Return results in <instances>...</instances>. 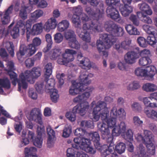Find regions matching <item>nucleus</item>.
Here are the masks:
<instances>
[{"instance_id":"nucleus-1","label":"nucleus","mask_w":157,"mask_h":157,"mask_svg":"<svg viewBox=\"0 0 157 157\" xmlns=\"http://www.w3.org/2000/svg\"><path fill=\"white\" fill-rule=\"evenodd\" d=\"M92 108L93 120L98 121L101 117L103 122L98 123V130L101 134L102 137L105 139L106 137L111 136L109 128H114L115 127L117 119L115 118H109V111L106 107V103L103 101H100L96 103L93 101L90 104Z\"/></svg>"},{"instance_id":"nucleus-2","label":"nucleus","mask_w":157,"mask_h":157,"mask_svg":"<svg viewBox=\"0 0 157 157\" xmlns=\"http://www.w3.org/2000/svg\"><path fill=\"white\" fill-rule=\"evenodd\" d=\"M106 30L111 34H101L97 42V48L99 53L102 55L103 59H107L108 56V49L110 48L115 39L113 36H122L124 33L123 27L113 23L111 21L106 22L104 25Z\"/></svg>"},{"instance_id":"nucleus-3","label":"nucleus","mask_w":157,"mask_h":157,"mask_svg":"<svg viewBox=\"0 0 157 157\" xmlns=\"http://www.w3.org/2000/svg\"><path fill=\"white\" fill-rule=\"evenodd\" d=\"M7 68L6 70L10 76L13 84L16 85L17 82H18V90L21 91L22 90H25L28 87L27 81L31 83H33L36 78H37L41 75V69L39 67H35L31 71L27 70L24 73H21L19 75L18 80L17 79V75L14 73V65L13 62L9 61L7 63Z\"/></svg>"},{"instance_id":"nucleus-4","label":"nucleus","mask_w":157,"mask_h":157,"mask_svg":"<svg viewBox=\"0 0 157 157\" xmlns=\"http://www.w3.org/2000/svg\"><path fill=\"white\" fill-rule=\"evenodd\" d=\"M76 52L73 50L69 49H66L65 53L62 55L63 59L59 58L61 54V50L58 48L54 49L52 50V54L51 56V58L52 59H58V63L60 64L67 65V64L74 59L73 55L76 54Z\"/></svg>"},{"instance_id":"nucleus-5","label":"nucleus","mask_w":157,"mask_h":157,"mask_svg":"<svg viewBox=\"0 0 157 157\" xmlns=\"http://www.w3.org/2000/svg\"><path fill=\"white\" fill-rule=\"evenodd\" d=\"M120 1V0H106V3L109 6L106 12L108 17L119 23H122L124 22L123 20L121 17L118 11L113 6L119 5Z\"/></svg>"},{"instance_id":"nucleus-6","label":"nucleus","mask_w":157,"mask_h":157,"mask_svg":"<svg viewBox=\"0 0 157 157\" xmlns=\"http://www.w3.org/2000/svg\"><path fill=\"white\" fill-rule=\"evenodd\" d=\"M73 141L75 144H72V148L78 149L81 148L86 152L91 154H94L96 152L95 150L90 145V141L89 139L81 137L74 138Z\"/></svg>"},{"instance_id":"nucleus-7","label":"nucleus","mask_w":157,"mask_h":157,"mask_svg":"<svg viewBox=\"0 0 157 157\" xmlns=\"http://www.w3.org/2000/svg\"><path fill=\"white\" fill-rule=\"evenodd\" d=\"M89 107V104L88 102H85L80 105H77L74 107L72 111L66 112V117L70 121H74L76 119L75 113H78L81 116H83L86 114Z\"/></svg>"},{"instance_id":"nucleus-8","label":"nucleus","mask_w":157,"mask_h":157,"mask_svg":"<svg viewBox=\"0 0 157 157\" xmlns=\"http://www.w3.org/2000/svg\"><path fill=\"white\" fill-rule=\"evenodd\" d=\"M135 75L138 77H144L146 79L152 81L156 73L157 75V69L154 66L150 65L146 68L138 67L135 71Z\"/></svg>"},{"instance_id":"nucleus-9","label":"nucleus","mask_w":157,"mask_h":157,"mask_svg":"<svg viewBox=\"0 0 157 157\" xmlns=\"http://www.w3.org/2000/svg\"><path fill=\"white\" fill-rule=\"evenodd\" d=\"M42 113L40 109L34 108L32 110L30 113L27 115V118L30 121H34L38 122L40 126H38L37 129V132L39 135H41L44 131V127L42 125Z\"/></svg>"},{"instance_id":"nucleus-10","label":"nucleus","mask_w":157,"mask_h":157,"mask_svg":"<svg viewBox=\"0 0 157 157\" xmlns=\"http://www.w3.org/2000/svg\"><path fill=\"white\" fill-rule=\"evenodd\" d=\"M81 17L83 24L82 31L88 32L89 30H92L95 32L101 31V25L99 23L94 24V22L86 14L82 13Z\"/></svg>"},{"instance_id":"nucleus-11","label":"nucleus","mask_w":157,"mask_h":157,"mask_svg":"<svg viewBox=\"0 0 157 157\" xmlns=\"http://www.w3.org/2000/svg\"><path fill=\"white\" fill-rule=\"evenodd\" d=\"M25 24L28 39L29 38L31 35H38L40 34L42 31L43 24L41 22L34 25L32 29H31L32 23L31 21L28 20L25 23Z\"/></svg>"},{"instance_id":"nucleus-12","label":"nucleus","mask_w":157,"mask_h":157,"mask_svg":"<svg viewBox=\"0 0 157 157\" xmlns=\"http://www.w3.org/2000/svg\"><path fill=\"white\" fill-rule=\"evenodd\" d=\"M36 50V47L32 44H29L27 48L24 44H21L20 46L19 52L17 54V57L19 60L22 62L25 56H26V55H25L26 52L28 53L27 56H30L34 54Z\"/></svg>"},{"instance_id":"nucleus-13","label":"nucleus","mask_w":157,"mask_h":157,"mask_svg":"<svg viewBox=\"0 0 157 157\" xmlns=\"http://www.w3.org/2000/svg\"><path fill=\"white\" fill-rule=\"evenodd\" d=\"M85 11L92 18L96 21H98L102 17L104 11L103 5L102 3H100L94 11L89 6L86 7Z\"/></svg>"},{"instance_id":"nucleus-14","label":"nucleus","mask_w":157,"mask_h":157,"mask_svg":"<svg viewBox=\"0 0 157 157\" xmlns=\"http://www.w3.org/2000/svg\"><path fill=\"white\" fill-rule=\"evenodd\" d=\"M86 87L82 82H80L79 79L72 82V85L70 87L69 94L75 96L79 94L81 92L86 90Z\"/></svg>"},{"instance_id":"nucleus-15","label":"nucleus","mask_w":157,"mask_h":157,"mask_svg":"<svg viewBox=\"0 0 157 157\" xmlns=\"http://www.w3.org/2000/svg\"><path fill=\"white\" fill-rule=\"evenodd\" d=\"M144 137L141 134L137 133L135 135V139L138 142L142 141L144 143L153 141L154 136L152 132L147 130H144Z\"/></svg>"},{"instance_id":"nucleus-16","label":"nucleus","mask_w":157,"mask_h":157,"mask_svg":"<svg viewBox=\"0 0 157 157\" xmlns=\"http://www.w3.org/2000/svg\"><path fill=\"white\" fill-rule=\"evenodd\" d=\"M25 23L23 21H20L17 25L14 27L10 32V34L14 39L17 38L19 36V31L21 30L22 35L24 34L25 31Z\"/></svg>"},{"instance_id":"nucleus-17","label":"nucleus","mask_w":157,"mask_h":157,"mask_svg":"<svg viewBox=\"0 0 157 157\" xmlns=\"http://www.w3.org/2000/svg\"><path fill=\"white\" fill-rule=\"evenodd\" d=\"M94 88L93 87H89L86 88L85 92L81 95L77 96L73 99V101L75 103H80L83 102L81 103L79 105L83 103L90 97V94L94 90Z\"/></svg>"},{"instance_id":"nucleus-18","label":"nucleus","mask_w":157,"mask_h":157,"mask_svg":"<svg viewBox=\"0 0 157 157\" xmlns=\"http://www.w3.org/2000/svg\"><path fill=\"white\" fill-rule=\"evenodd\" d=\"M13 5H12L4 12H0L1 21L3 24H7L10 22L13 13Z\"/></svg>"},{"instance_id":"nucleus-19","label":"nucleus","mask_w":157,"mask_h":157,"mask_svg":"<svg viewBox=\"0 0 157 157\" xmlns=\"http://www.w3.org/2000/svg\"><path fill=\"white\" fill-rule=\"evenodd\" d=\"M57 25V20L53 17L48 19L43 26L44 30L47 32H49L51 30L55 29Z\"/></svg>"},{"instance_id":"nucleus-20","label":"nucleus","mask_w":157,"mask_h":157,"mask_svg":"<svg viewBox=\"0 0 157 157\" xmlns=\"http://www.w3.org/2000/svg\"><path fill=\"white\" fill-rule=\"evenodd\" d=\"M126 123L122 121L117 126H116L112 130L113 136H118L121 133H124L126 128Z\"/></svg>"},{"instance_id":"nucleus-21","label":"nucleus","mask_w":157,"mask_h":157,"mask_svg":"<svg viewBox=\"0 0 157 157\" xmlns=\"http://www.w3.org/2000/svg\"><path fill=\"white\" fill-rule=\"evenodd\" d=\"M94 76V75L91 73H90L89 74L86 71L82 72L81 71V74L78 78L80 82H82V84H84L86 86L90 84L91 81L89 80L88 78H92Z\"/></svg>"},{"instance_id":"nucleus-22","label":"nucleus","mask_w":157,"mask_h":157,"mask_svg":"<svg viewBox=\"0 0 157 157\" xmlns=\"http://www.w3.org/2000/svg\"><path fill=\"white\" fill-rule=\"evenodd\" d=\"M132 157H150L146 154L145 147L141 144H140L137 146L135 151V154H133Z\"/></svg>"},{"instance_id":"nucleus-23","label":"nucleus","mask_w":157,"mask_h":157,"mask_svg":"<svg viewBox=\"0 0 157 157\" xmlns=\"http://www.w3.org/2000/svg\"><path fill=\"white\" fill-rule=\"evenodd\" d=\"M139 55L137 53L132 51L128 52L124 56V60L127 63L132 64L134 63L136 59L139 57Z\"/></svg>"},{"instance_id":"nucleus-24","label":"nucleus","mask_w":157,"mask_h":157,"mask_svg":"<svg viewBox=\"0 0 157 157\" xmlns=\"http://www.w3.org/2000/svg\"><path fill=\"white\" fill-rule=\"evenodd\" d=\"M138 99L140 101H142L144 104L147 107H149L150 104L151 103L150 100L151 101L157 100V92L151 94L148 97H144L143 98L139 97Z\"/></svg>"},{"instance_id":"nucleus-25","label":"nucleus","mask_w":157,"mask_h":157,"mask_svg":"<svg viewBox=\"0 0 157 157\" xmlns=\"http://www.w3.org/2000/svg\"><path fill=\"white\" fill-rule=\"evenodd\" d=\"M124 6L120 5L119 9L122 15L124 17L128 16L133 11L132 7L130 4H124Z\"/></svg>"},{"instance_id":"nucleus-26","label":"nucleus","mask_w":157,"mask_h":157,"mask_svg":"<svg viewBox=\"0 0 157 157\" xmlns=\"http://www.w3.org/2000/svg\"><path fill=\"white\" fill-rule=\"evenodd\" d=\"M77 31L78 36L82 40L86 42H90L91 38L88 32L82 31L81 29H77Z\"/></svg>"},{"instance_id":"nucleus-27","label":"nucleus","mask_w":157,"mask_h":157,"mask_svg":"<svg viewBox=\"0 0 157 157\" xmlns=\"http://www.w3.org/2000/svg\"><path fill=\"white\" fill-rule=\"evenodd\" d=\"M89 136L92 138L95 148L97 149H100L101 144L99 142L100 137L99 134L97 132H94L90 133Z\"/></svg>"},{"instance_id":"nucleus-28","label":"nucleus","mask_w":157,"mask_h":157,"mask_svg":"<svg viewBox=\"0 0 157 157\" xmlns=\"http://www.w3.org/2000/svg\"><path fill=\"white\" fill-rule=\"evenodd\" d=\"M143 90L147 92H153L157 90V86L152 83H146L143 84Z\"/></svg>"},{"instance_id":"nucleus-29","label":"nucleus","mask_w":157,"mask_h":157,"mask_svg":"<svg viewBox=\"0 0 157 157\" xmlns=\"http://www.w3.org/2000/svg\"><path fill=\"white\" fill-rule=\"evenodd\" d=\"M138 7L142 12H144L148 15H151L152 14L151 8L148 4L145 2L139 4Z\"/></svg>"},{"instance_id":"nucleus-30","label":"nucleus","mask_w":157,"mask_h":157,"mask_svg":"<svg viewBox=\"0 0 157 157\" xmlns=\"http://www.w3.org/2000/svg\"><path fill=\"white\" fill-rule=\"evenodd\" d=\"M70 23L67 20H63L57 24V29L59 32H63L67 30L69 27Z\"/></svg>"},{"instance_id":"nucleus-31","label":"nucleus","mask_w":157,"mask_h":157,"mask_svg":"<svg viewBox=\"0 0 157 157\" xmlns=\"http://www.w3.org/2000/svg\"><path fill=\"white\" fill-rule=\"evenodd\" d=\"M82 152L77 149L69 148L67 149L66 155L67 157H80Z\"/></svg>"},{"instance_id":"nucleus-32","label":"nucleus","mask_w":157,"mask_h":157,"mask_svg":"<svg viewBox=\"0 0 157 157\" xmlns=\"http://www.w3.org/2000/svg\"><path fill=\"white\" fill-rule=\"evenodd\" d=\"M146 145L147 150L145 149L146 154L150 157L154 155L155 152V146L153 143V141L144 143Z\"/></svg>"},{"instance_id":"nucleus-33","label":"nucleus","mask_w":157,"mask_h":157,"mask_svg":"<svg viewBox=\"0 0 157 157\" xmlns=\"http://www.w3.org/2000/svg\"><path fill=\"white\" fill-rule=\"evenodd\" d=\"M32 9L31 6H22L20 10L19 16L23 19H25L27 18V13L31 11Z\"/></svg>"},{"instance_id":"nucleus-34","label":"nucleus","mask_w":157,"mask_h":157,"mask_svg":"<svg viewBox=\"0 0 157 157\" xmlns=\"http://www.w3.org/2000/svg\"><path fill=\"white\" fill-rule=\"evenodd\" d=\"M125 29L127 32L130 35H139L140 34V32L137 29L132 25H126Z\"/></svg>"},{"instance_id":"nucleus-35","label":"nucleus","mask_w":157,"mask_h":157,"mask_svg":"<svg viewBox=\"0 0 157 157\" xmlns=\"http://www.w3.org/2000/svg\"><path fill=\"white\" fill-rule=\"evenodd\" d=\"M138 17L141 19V20L143 22L148 24H151L152 21L150 17L145 14L143 12H138L137 13Z\"/></svg>"},{"instance_id":"nucleus-36","label":"nucleus","mask_w":157,"mask_h":157,"mask_svg":"<svg viewBox=\"0 0 157 157\" xmlns=\"http://www.w3.org/2000/svg\"><path fill=\"white\" fill-rule=\"evenodd\" d=\"M79 64L82 68L86 70L90 69L91 67L90 60L87 58H83L80 60Z\"/></svg>"},{"instance_id":"nucleus-37","label":"nucleus","mask_w":157,"mask_h":157,"mask_svg":"<svg viewBox=\"0 0 157 157\" xmlns=\"http://www.w3.org/2000/svg\"><path fill=\"white\" fill-rule=\"evenodd\" d=\"M45 78V81L44 83L45 84V88L48 90L54 89V86L55 84V81L53 78L47 79L49 78Z\"/></svg>"},{"instance_id":"nucleus-38","label":"nucleus","mask_w":157,"mask_h":157,"mask_svg":"<svg viewBox=\"0 0 157 157\" xmlns=\"http://www.w3.org/2000/svg\"><path fill=\"white\" fill-rule=\"evenodd\" d=\"M3 46L5 47L11 56L13 57L14 56V46L12 42L7 41L3 44Z\"/></svg>"},{"instance_id":"nucleus-39","label":"nucleus","mask_w":157,"mask_h":157,"mask_svg":"<svg viewBox=\"0 0 157 157\" xmlns=\"http://www.w3.org/2000/svg\"><path fill=\"white\" fill-rule=\"evenodd\" d=\"M144 112L148 117L157 118V111L154 109L150 110L147 107H146L144 109Z\"/></svg>"},{"instance_id":"nucleus-40","label":"nucleus","mask_w":157,"mask_h":157,"mask_svg":"<svg viewBox=\"0 0 157 157\" xmlns=\"http://www.w3.org/2000/svg\"><path fill=\"white\" fill-rule=\"evenodd\" d=\"M140 85L139 82L136 81L128 83L127 86V89L128 90H134L139 88Z\"/></svg>"},{"instance_id":"nucleus-41","label":"nucleus","mask_w":157,"mask_h":157,"mask_svg":"<svg viewBox=\"0 0 157 157\" xmlns=\"http://www.w3.org/2000/svg\"><path fill=\"white\" fill-rule=\"evenodd\" d=\"M49 90L50 91V96L51 100L54 103L57 102L59 98L58 91L55 89Z\"/></svg>"},{"instance_id":"nucleus-42","label":"nucleus","mask_w":157,"mask_h":157,"mask_svg":"<svg viewBox=\"0 0 157 157\" xmlns=\"http://www.w3.org/2000/svg\"><path fill=\"white\" fill-rule=\"evenodd\" d=\"M143 29L148 34L152 35H157V31L154 27L150 26L147 25H144L143 26Z\"/></svg>"},{"instance_id":"nucleus-43","label":"nucleus","mask_w":157,"mask_h":157,"mask_svg":"<svg viewBox=\"0 0 157 157\" xmlns=\"http://www.w3.org/2000/svg\"><path fill=\"white\" fill-rule=\"evenodd\" d=\"M125 144L122 142L117 143L115 146V151L119 154L124 153L125 150Z\"/></svg>"},{"instance_id":"nucleus-44","label":"nucleus","mask_w":157,"mask_h":157,"mask_svg":"<svg viewBox=\"0 0 157 157\" xmlns=\"http://www.w3.org/2000/svg\"><path fill=\"white\" fill-rule=\"evenodd\" d=\"M45 73L44 76L47 78H49L52 72V67L51 63H48L44 66Z\"/></svg>"},{"instance_id":"nucleus-45","label":"nucleus","mask_w":157,"mask_h":157,"mask_svg":"<svg viewBox=\"0 0 157 157\" xmlns=\"http://www.w3.org/2000/svg\"><path fill=\"white\" fill-rule=\"evenodd\" d=\"M72 22L74 25L78 29H81V22L80 17L78 16L73 15L72 18Z\"/></svg>"},{"instance_id":"nucleus-46","label":"nucleus","mask_w":157,"mask_h":157,"mask_svg":"<svg viewBox=\"0 0 157 157\" xmlns=\"http://www.w3.org/2000/svg\"><path fill=\"white\" fill-rule=\"evenodd\" d=\"M64 36L65 38L68 41L76 37L74 31L71 29H69L65 31Z\"/></svg>"},{"instance_id":"nucleus-47","label":"nucleus","mask_w":157,"mask_h":157,"mask_svg":"<svg viewBox=\"0 0 157 157\" xmlns=\"http://www.w3.org/2000/svg\"><path fill=\"white\" fill-rule=\"evenodd\" d=\"M105 139H107V141L110 143L107 149L109 154L115 152V149H114L113 144L112 143L113 138L111 136H110L109 137H106Z\"/></svg>"},{"instance_id":"nucleus-48","label":"nucleus","mask_w":157,"mask_h":157,"mask_svg":"<svg viewBox=\"0 0 157 157\" xmlns=\"http://www.w3.org/2000/svg\"><path fill=\"white\" fill-rule=\"evenodd\" d=\"M69 46L73 48L79 49L80 45L76 37L68 41Z\"/></svg>"},{"instance_id":"nucleus-49","label":"nucleus","mask_w":157,"mask_h":157,"mask_svg":"<svg viewBox=\"0 0 157 157\" xmlns=\"http://www.w3.org/2000/svg\"><path fill=\"white\" fill-rule=\"evenodd\" d=\"M72 132L71 126L70 125H66L63 130L62 136L65 138L69 136Z\"/></svg>"},{"instance_id":"nucleus-50","label":"nucleus","mask_w":157,"mask_h":157,"mask_svg":"<svg viewBox=\"0 0 157 157\" xmlns=\"http://www.w3.org/2000/svg\"><path fill=\"white\" fill-rule=\"evenodd\" d=\"M37 151L36 148L34 147H27L25 149L24 153L25 156L36 154Z\"/></svg>"},{"instance_id":"nucleus-51","label":"nucleus","mask_w":157,"mask_h":157,"mask_svg":"<svg viewBox=\"0 0 157 157\" xmlns=\"http://www.w3.org/2000/svg\"><path fill=\"white\" fill-rule=\"evenodd\" d=\"M151 63V60L150 57H141L139 60V64L142 66H145L150 64Z\"/></svg>"},{"instance_id":"nucleus-52","label":"nucleus","mask_w":157,"mask_h":157,"mask_svg":"<svg viewBox=\"0 0 157 157\" xmlns=\"http://www.w3.org/2000/svg\"><path fill=\"white\" fill-rule=\"evenodd\" d=\"M44 131L41 135H39L38 134V135L39 136V137H38L35 138V139H34L33 140V142L34 145L39 148L41 147L43 143V140L40 136L44 133Z\"/></svg>"},{"instance_id":"nucleus-53","label":"nucleus","mask_w":157,"mask_h":157,"mask_svg":"<svg viewBox=\"0 0 157 157\" xmlns=\"http://www.w3.org/2000/svg\"><path fill=\"white\" fill-rule=\"evenodd\" d=\"M132 109L135 112H139L140 111L142 107L141 104L139 102L134 101L132 103L131 105Z\"/></svg>"},{"instance_id":"nucleus-54","label":"nucleus","mask_w":157,"mask_h":157,"mask_svg":"<svg viewBox=\"0 0 157 157\" xmlns=\"http://www.w3.org/2000/svg\"><path fill=\"white\" fill-rule=\"evenodd\" d=\"M71 10L74 13V15L78 16L82 13L83 11L82 8L80 6L71 8Z\"/></svg>"},{"instance_id":"nucleus-55","label":"nucleus","mask_w":157,"mask_h":157,"mask_svg":"<svg viewBox=\"0 0 157 157\" xmlns=\"http://www.w3.org/2000/svg\"><path fill=\"white\" fill-rule=\"evenodd\" d=\"M43 13V12L42 10H38L32 13L31 16L34 20H36L42 17Z\"/></svg>"},{"instance_id":"nucleus-56","label":"nucleus","mask_w":157,"mask_h":157,"mask_svg":"<svg viewBox=\"0 0 157 157\" xmlns=\"http://www.w3.org/2000/svg\"><path fill=\"white\" fill-rule=\"evenodd\" d=\"M0 86L7 89L10 88V86L9 79L7 78L4 79H0Z\"/></svg>"},{"instance_id":"nucleus-57","label":"nucleus","mask_w":157,"mask_h":157,"mask_svg":"<svg viewBox=\"0 0 157 157\" xmlns=\"http://www.w3.org/2000/svg\"><path fill=\"white\" fill-rule=\"evenodd\" d=\"M155 35H149L147 37V42L150 45H153L157 42L155 37Z\"/></svg>"},{"instance_id":"nucleus-58","label":"nucleus","mask_w":157,"mask_h":157,"mask_svg":"<svg viewBox=\"0 0 157 157\" xmlns=\"http://www.w3.org/2000/svg\"><path fill=\"white\" fill-rule=\"evenodd\" d=\"M126 113L123 108H120L118 110L117 117L122 119H125L126 117Z\"/></svg>"},{"instance_id":"nucleus-59","label":"nucleus","mask_w":157,"mask_h":157,"mask_svg":"<svg viewBox=\"0 0 157 157\" xmlns=\"http://www.w3.org/2000/svg\"><path fill=\"white\" fill-rule=\"evenodd\" d=\"M75 136L80 137L84 136L86 133V131L80 128H77L74 132Z\"/></svg>"},{"instance_id":"nucleus-60","label":"nucleus","mask_w":157,"mask_h":157,"mask_svg":"<svg viewBox=\"0 0 157 157\" xmlns=\"http://www.w3.org/2000/svg\"><path fill=\"white\" fill-rule=\"evenodd\" d=\"M55 140V136H48L47 143L48 147L49 148L53 147L54 145Z\"/></svg>"},{"instance_id":"nucleus-61","label":"nucleus","mask_w":157,"mask_h":157,"mask_svg":"<svg viewBox=\"0 0 157 157\" xmlns=\"http://www.w3.org/2000/svg\"><path fill=\"white\" fill-rule=\"evenodd\" d=\"M118 110L116 106L113 107L111 109L110 117L117 119V117Z\"/></svg>"},{"instance_id":"nucleus-62","label":"nucleus","mask_w":157,"mask_h":157,"mask_svg":"<svg viewBox=\"0 0 157 157\" xmlns=\"http://www.w3.org/2000/svg\"><path fill=\"white\" fill-rule=\"evenodd\" d=\"M133 133L131 130H128L126 133V135L124 136L125 139L128 141H132L133 140Z\"/></svg>"},{"instance_id":"nucleus-63","label":"nucleus","mask_w":157,"mask_h":157,"mask_svg":"<svg viewBox=\"0 0 157 157\" xmlns=\"http://www.w3.org/2000/svg\"><path fill=\"white\" fill-rule=\"evenodd\" d=\"M137 40L139 45L141 47L145 48L147 46V42L144 38L140 37L137 39Z\"/></svg>"},{"instance_id":"nucleus-64","label":"nucleus","mask_w":157,"mask_h":157,"mask_svg":"<svg viewBox=\"0 0 157 157\" xmlns=\"http://www.w3.org/2000/svg\"><path fill=\"white\" fill-rule=\"evenodd\" d=\"M63 36L60 33H57L54 36V40L56 43H60L63 40Z\"/></svg>"}]
</instances>
